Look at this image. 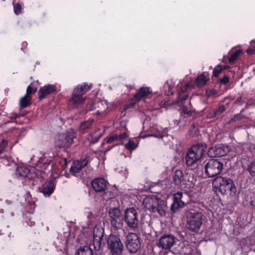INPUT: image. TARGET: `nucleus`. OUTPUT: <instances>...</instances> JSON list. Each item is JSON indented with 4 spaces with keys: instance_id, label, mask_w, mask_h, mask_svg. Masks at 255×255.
I'll list each match as a JSON object with an SVG mask.
<instances>
[{
    "instance_id": "a878e982",
    "label": "nucleus",
    "mask_w": 255,
    "mask_h": 255,
    "mask_svg": "<svg viewBox=\"0 0 255 255\" xmlns=\"http://www.w3.org/2000/svg\"><path fill=\"white\" fill-rule=\"evenodd\" d=\"M209 74L207 72H203L199 75L195 79V83L198 86L205 85L209 80Z\"/></svg>"
},
{
    "instance_id": "603ef678",
    "label": "nucleus",
    "mask_w": 255,
    "mask_h": 255,
    "mask_svg": "<svg viewBox=\"0 0 255 255\" xmlns=\"http://www.w3.org/2000/svg\"><path fill=\"white\" fill-rule=\"evenodd\" d=\"M242 98L241 96L237 98L236 100V103H240L241 104H242L243 102H242Z\"/></svg>"
},
{
    "instance_id": "bb28decb",
    "label": "nucleus",
    "mask_w": 255,
    "mask_h": 255,
    "mask_svg": "<svg viewBox=\"0 0 255 255\" xmlns=\"http://www.w3.org/2000/svg\"><path fill=\"white\" fill-rule=\"evenodd\" d=\"M225 110L226 108L224 105H220L217 108L210 112L208 114V117L212 119L220 116L225 112Z\"/></svg>"
},
{
    "instance_id": "c756f323",
    "label": "nucleus",
    "mask_w": 255,
    "mask_h": 255,
    "mask_svg": "<svg viewBox=\"0 0 255 255\" xmlns=\"http://www.w3.org/2000/svg\"><path fill=\"white\" fill-rule=\"evenodd\" d=\"M98 130H97V131H95L94 132H92L89 135V136L88 137V139L89 140V141L90 142H89L90 145L97 143V142H98V141L101 137V136H102L101 134H97V132H98Z\"/></svg>"
},
{
    "instance_id": "f03ea898",
    "label": "nucleus",
    "mask_w": 255,
    "mask_h": 255,
    "mask_svg": "<svg viewBox=\"0 0 255 255\" xmlns=\"http://www.w3.org/2000/svg\"><path fill=\"white\" fill-rule=\"evenodd\" d=\"M213 185L223 195L229 194L231 196L235 195L237 191L234 181L226 176H218L214 180Z\"/></svg>"
},
{
    "instance_id": "0eeeda50",
    "label": "nucleus",
    "mask_w": 255,
    "mask_h": 255,
    "mask_svg": "<svg viewBox=\"0 0 255 255\" xmlns=\"http://www.w3.org/2000/svg\"><path fill=\"white\" fill-rule=\"evenodd\" d=\"M205 173L208 177H214L220 174L223 169V163L218 159H210L204 162Z\"/></svg>"
},
{
    "instance_id": "e433bc0d",
    "label": "nucleus",
    "mask_w": 255,
    "mask_h": 255,
    "mask_svg": "<svg viewBox=\"0 0 255 255\" xmlns=\"http://www.w3.org/2000/svg\"><path fill=\"white\" fill-rule=\"evenodd\" d=\"M90 156L87 155L84 158L81 159V160H76L77 162H79V164L83 168L87 166L89 162Z\"/></svg>"
},
{
    "instance_id": "09e8293b",
    "label": "nucleus",
    "mask_w": 255,
    "mask_h": 255,
    "mask_svg": "<svg viewBox=\"0 0 255 255\" xmlns=\"http://www.w3.org/2000/svg\"><path fill=\"white\" fill-rule=\"evenodd\" d=\"M135 103H136L135 102H133V101H131L128 104H126V105L125 106V110H126L129 108H132L134 106Z\"/></svg>"
},
{
    "instance_id": "a18cd8bd",
    "label": "nucleus",
    "mask_w": 255,
    "mask_h": 255,
    "mask_svg": "<svg viewBox=\"0 0 255 255\" xmlns=\"http://www.w3.org/2000/svg\"><path fill=\"white\" fill-rule=\"evenodd\" d=\"M219 81L220 83L226 85L229 82V76L225 75L222 78L219 79Z\"/></svg>"
},
{
    "instance_id": "c03bdc74",
    "label": "nucleus",
    "mask_w": 255,
    "mask_h": 255,
    "mask_svg": "<svg viewBox=\"0 0 255 255\" xmlns=\"http://www.w3.org/2000/svg\"><path fill=\"white\" fill-rule=\"evenodd\" d=\"M21 5L20 3H17L14 5V12L16 15L21 12Z\"/></svg>"
},
{
    "instance_id": "ddd939ff",
    "label": "nucleus",
    "mask_w": 255,
    "mask_h": 255,
    "mask_svg": "<svg viewBox=\"0 0 255 255\" xmlns=\"http://www.w3.org/2000/svg\"><path fill=\"white\" fill-rule=\"evenodd\" d=\"M183 198L184 195L181 192H177L173 195V202L170 207V210L172 212H175L188 203L185 200H183Z\"/></svg>"
},
{
    "instance_id": "c9c22d12",
    "label": "nucleus",
    "mask_w": 255,
    "mask_h": 255,
    "mask_svg": "<svg viewBox=\"0 0 255 255\" xmlns=\"http://www.w3.org/2000/svg\"><path fill=\"white\" fill-rule=\"evenodd\" d=\"M37 89V87L35 85L34 83H31L27 87L26 89V93L25 95L30 96V95L36 93Z\"/></svg>"
},
{
    "instance_id": "b1692460",
    "label": "nucleus",
    "mask_w": 255,
    "mask_h": 255,
    "mask_svg": "<svg viewBox=\"0 0 255 255\" xmlns=\"http://www.w3.org/2000/svg\"><path fill=\"white\" fill-rule=\"evenodd\" d=\"M188 88L187 85L185 86L182 87L178 91V97L176 101L177 104L183 105V102L186 101L188 98V95L186 93V91Z\"/></svg>"
},
{
    "instance_id": "7c9ffc66",
    "label": "nucleus",
    "mask_w": 255,
    "mask_h": 255,
    "mask_svg": "<svg viewBox=\"0 0 255 255\" xmlns=\"http://www.w3.org/2000/svg\"><path fill=\"white\" fill-rule=\"evenodd\" d=\"M79 162L76 161L73 162V165L70 168V171L75 176H78V174L82 169L81 166L79 164Z\"/></svg>"
},
{
    "instance_id": "8fccbe9b",
    "label": "nucleus",
    "mask_w": 255,
    "mask_h": 255,
    "mask_svg": "<svg viewBox=\"0 0 255 255\" xmlns=\"http://www.w3.org/2000/svg\"><path fill=\"white\" fill-rule=\"evenodd\" d=\"M27 43L26 42H23L22 43V47L21 48V50H22L24 52H25L24 49L27 46Z\"/></svg>"
},
{
    "instance_id": "cd10ccee",
    "label": "nucleus",
    "mask_w": 255,
    "mask_h": 255,
    "mask_svg": "<svg viewBox=\"0 0 255 255\" xmlns=\"http://www.w3.org/2000/svg\"><path fill=\"white\" fill-rule=\"evenodd\" d=\"M93 252L91 247L88 246L81 247L76 252L75 255H93Z\"/></svg>"
},
{
    "instance_id": "393cba45",
    "label": "nucleus",
    "mask_w": 255,
    "mask_h": 255,
    "mask_svg": "<svg viewBox=\"0 0 255 255\" xmlns=\"http://www.w3.org/2000/svg\"><path fill=\"white\" fill-rule=\"evenodd\" d=\"M155 205H152V209L153 211H157L160 215L163 216L165 214V212L163 208L164 202L156 198L155 202Z\"/></svg>"
},
{
    "instance_id": "f257e3e1",
    "label": "nucleus",
    "mask_w": 255,
    "mask_h": 255,
    "mask_svg": "<svg viewBox=\"0 0 255 255\" xmlns=\"http://www.w3.org/2000/svg\"><path fill=\"white\" fill-rule=\"evenodd\" d=\"M92 84L88 85L86 83L78 85L74 89L72 97L69 99L68 105L70 109H78L82 106L84 103L83 96L92 88Z\"/></svg>"
},
{
    "instance_id": "a211bd4d",
    "label": "nucleus",
    "mask_w": 255,
    "mask_h": 255,
    "mask_svg": "<svg viewBox=\"0 0 255 255\" xmlns=\"http://www.w3.org/2000/svg\"><path fill=\"white\" fill-rule=\"evenodd\" d=\"M150 93L151 91L148 87H141L137 90L133 97L136 102H139L142 99L147 97Z\"/></svg>"
},
{
    "instance_id": "3c124183",
    "label": "nucleus",
    "mask_w": 255,
    "mask_h": 255,
    "mask_svg": "<svg viewBox=\"0 0 255 255\" xmlns=\"http://www.w3.org/2000/svg\"><path fill=\"white\" fill-rule=\"evenodd\" d=\"M250 204L253 207H255V199H254L253 198H251V200L250 201Z\"/></svg>"
},
{
    "instance_id": "79ce46f5",
    "label": "nucleus",
    "mask_w": 255,
    "mask_h": 255,
    "mask_svg": "<svg viewBox=\"0 0 255 255\" xmlns=\"http://www.w3.org/2000/svg\"><path fill=\"white\" fill-rule=\"evenodd\" d=\"M181 110L182 113L187 115L188 116H191L193 112L191 109H189L186 106L183 105L182 106Z\"/></svg>"
},
{
    "instance_id": "2f4dec72",
    "label": "nucleus",
    "mask_w": 255,
    "mask_h": 255,
    "mask_svg": "<svg viewBox=\"0 0 255 255\" xmlns=\"http://www.w3.org/2000/svg\"><path fill=\"white\" fill-rule=\"evenodd\" d=\"M117 134H113L109 137H107L105 139L106 140L107 143H113V145L111 147H108V148L107 151L111 149L113 147L120 144L118 142H117Z\"/></svg>"
},
{
    "instance_id": "39448f33",
    "label": "nucleus",
    "mask_w": 255,
    "mask_h": 255,
    "mask_svg": "<svg viewBox=\"0 0 255 255\" xmlns=\"http://www.w3.org/2000/svg\"><path fill=\"white\" fill-rule=\"evenodd\" d=\"M107 249L111 255H122L124 245L119 236L111 234L105 237Z\"/></svg>"
},
{
    "instance_id": "4be33fe9",
    "label": "nucleus",
    "mask_w": 255,
    "mask_h": 255,
    "mask_svg": "<svg viewBox=\"0 0 255 255\" xmlns=\"http://www.w3.org/2000/svg\"><path fill=\"white\" fill-rule=\"evenodd\" d=\"M104 237V231L100 232L99 235L94 233L93 246L96 251H99L101 249L102 241Z\"/></svg>"
},
{
    "instance_id": "5701e85b",
    "label": "nucleus",
    "mask_w": 255,
    "mask_h": 255,
    "mask_svg": "<svg viewBox=\"0 0 255 255\" xmlns=\"http://www.w3.org/2000/svg\"><path fill=\"white\" fill-rule=\"evenodd\" d=\"M15 174V176L18 178H24L26 177L30 178V170L29 168L24 166H18L16 169Z\"/></svg>"
},
{
    "instance_id": "58836bf2",
    "label": "nucleus",
    "mask_w": 255,
    "mask_h": 255,
    "mask_svg": "<svg viewBox=\"0 0 255 255\" xmlns=\"http://www.w3.org/2000/svg\"><path fill=\"white\" fill-rule=\"evenodd\" d=\"M125 147L128 150H133L136 148V146L133 140L129 139L128 142L126 144Z\"/></svg>"
},
{
    "instance_id": "f3484780",
    "label": "nucleus",
    "mask_w": 255,
    "mask_h": 255,
    "mask_svg": "<svg viewBox=\"0 0 255 255\" xmlns=\"http://www.w3.org/2000/svg\"><path fill=\"white\" fill-rule=\"evenodd\" d=\"M179 249L178 250V253L185 255H191L193 249L191 245H189L187 241H184L180 243L178 245Z\"/></svg>"
},
{
    "instance_id": "2eb2a0df",
    "label": "nucleus",
    "mask_w": 255,
    "mask_h": 255,
    "mask_svg": "<svg viewBox=\"0 0 255 255\" xmlns=\"http://www.w3.org/2000/svg\"><path fill=\"white\" fill-rule=\"evenodd\" d=\"M56 88L55 85L48 84L40 88L38 92V99L42 100L45 98L48 95L56 93Z\"/></svg>"
},
{
    "instance_id": "6e6552de",
    "label": "nucleus",
    "mask_w": 255,
    "mask_h": 255,
    "mask_svg": "<svg viewBox=\"0 0 255 255\" xmlns=\"http://www.w3.org/2000/svg\"><path fill=\"white\" fill-rule=\"evenodd\" d=\"M203 216L201 212H190L187 216L188 229L192 232H198L203 223Z\"/></svg>"
},
{
    "instance_id": "dca6fc26",
    "label": "nucleus",
    "mask_w": 255,
    "mask_h": 255,
    "mask_svg": "<svg viewBox=\"0 0 255 255\" xmlns=\"http://www.w3.org/2000/svg\"><path fill=\"white\" fill-rule=\"evenodd\" d=\"M55 189V185L53 181L49 180L42 185L39 188V191L42 193L44 196L49 197L54 192Z\"/></svg>"
},
{
    "instance_id": "412c9836",
    "label": "nucleus",
    "mask_w": 255,
    "mask_h": 255,
    "mask_svg": "<svg viewBox=\"0 0 255 255\" xmlns=\"http://www.w3.org/2000/svg\"><path fill=\"white\" fill-rule=\"evenodd\" d=\"M185 181V177L183 173L181 170H176L173 176V181L175 186L177 187H180L182 183Z\"/></svg>"
},
{
    "instance_id": "f8f14e48",
    "label": "nucleus",
    "mask_w": 255,
    "mask_h": 255,
    "mask_svg": "<svg viewBox=\"0 0 255 255\" xmlns=\"http://www.w3.org/2000/svg\"><path fill=\"white\" fill-rule=\"evenodd\" d=\"M175 237L170 234L162 235L159 239L158 246L163 249L169 250L175 244Z\"/></svg>"
},
{
    "instance_id": "864d4df0",
    "label": "nucleus",
    "mask_w": 255,
    "mask_h": 255,
    "mask_svg": "<svg viewBox=\"0 0 255 255\" xmlns=\"http://www.w3.org/2000/svg\"><path fill=\"white\" fill-rule=\"evenodd\" d=\"M154 186H150V187L149 189L151 192L156 193H158L159 192V191H155V189H154Z\"/></svg>"
},
{
    "instance_id": "20e7f679",
    "label": "nucleus",
    "mask_w": 255,
    "mask_h": 255,
    "mask_svg": "<svg viewBox=\"0 0 255 255\" xmlns=\"http://www.w3.org/2000/svg\"><path fill=\"white\" fill-rule=\"evenodd\" d=\"M77 138L76 133L72 129L64 133L56 135L54 139V145L59 148H68L74 142V139Z\"/></svg>"
},
{
    "instance_id": "4c0bfd02",
    "label": "nucleus",
    "mask_w": 255,
    "mask_h": 255,
    "mask_svg": "<svg viewBox=\"0 0 255 255\" xmlns=\"http://www.w3.org/2000/svg\"><path fill=\"white\" fill-rule=\"evenodd\" d=\"M223 71V69L222 66L220 64H219L214 68L213 71V75L214 77H217Z\"/></svg>"
},
{
    "instance_id": "6e6d98bb",
    "label": "nucleus",
    "mask_w": 255,
    "mask_h": 255,
    "mask_svg": "<svg viewBox=\"0 0 255 255\" xmlns=\"http://www.w3.org/2000/svg\"><path fill=\"white\" fill-rule=\"evenodd\" d=\"M222 68H223V70H224L227 69H228V68H229V66H223V67L222 66Z\"/></svg>"
},
{
    "instance_id": "bf43d9fd",
    "label": "nucleus",
    "mask_w": 255,
    "mask_h": 255,
    "mask_svg": "<svg viewBox=\"0 0 255 255\" xmlns=\"http://www.w3.org/2000/svg\"><path fill=\"white\" fill-rule=\"evenodd\" d=\"M185 197H187V195L186 194H185L184 195V198H183V200H185V199H184Z\"/></svg>"
},
{
    "instance_id": "13d9d810",
    "label": "nucleus",
    "mask_w": 255,
    "mask_h": 255,
    "mask_svg": "<svg viewBox=\"0 0 255 255\" xmlns=\"http://www.w3.org/2000/svg\"><path fill=\"white\" fill-rule=\"evenodd\" d=\"M253 237L255 238V231L254 232Z\"/></svg>"
},
{
    "instance_id": "a19ab883",
    "label": "nucleus",
    "mask_w": 255,
    "mask_h": 255,
    "mask_svg": "<svg viewBox=\"0 0 255 255\" xmlns=\"http://www.w3.org/2000/svg\"><path fill=\"white\" fill-rule=\"evenodd\" d=\"M246 52L249 55L255 54V41H252L251 42V46Z\"/></svg>"
},
{
    "instance_id": "aec40b11",
    "label": "nucleus",
    "mask_w": 255,
    "mask_h": 255,
    "mask_svg": "<svg viewBox=\"0 0 255 255\" xmlns=\"http://www.w3.org/2000/svg\"><path fill=\"white\" fill-rule=\"evenodd\" d=\"M118 195L117 189L113 187H109L108 186L106 190L102 193V198L106 201L115 198Z\"/></svg>"
},
{
    "instance_id": "473e14b6",
    "label": "nucleus",
    "mask_w": 255,
    "mask_h": 255,
    "mask_svg": "<svg viewBox=\"0 0 255 255\" xmlns=\"http://www.w3.org/2000/svg\"><path fill=\"white\" fill-rule=\"evenodd\" d=\"M243 51L242 49H238L232 53L229 58V63L232 64L236 61L238 58L243 54Z\"/></svg>"
},
{
    "instance_id": "9b49d317",
    "label": "nucleus",
    "mask_w": 255,
    "mask_h": 255,
    "mask_svg": "<svg viewBox=\"0 0 255 255\" xmlns=\"http://www.w3.org/2000/svg\"><path fill=\"white\" fill-rule=\"evenodd\" d=\"M229 146L222 143L211 147L208 150V155L211 157H218L226 155L230 151Z\"/></svg>"
},
{
    "instance_id": "72a5a7b5",
    "label": "nucleus",
    "mask_w": 255,
    "mask_h": 255,
    "mask_svg": "<svg viewBox=\"0 0 255 255\" xmlns=\"http://www.w3.org/2000/svg\"><path fill=\"white\" fill-rule=\"evenodd\" d=\"M246 171L249 173L252 177H255V159L249 163Z\"/></svg>"
},
{
    "instance_id": "7ed1b4c3",
    "label": "nucleus",
    "mask_w": 255,
    "mask_h": 255,
    "mask_svg": "<svg viewBox=\"0 0 255 255\" xmlns=\"http://www.w3.org/2000/svg\"><path fill=\"white\" fill-rule=\"evenodd\" d=\"M207 148L205 143H199L193 145L186 155V163L187 166H192L203 156Z\"/></svg>"
},
{
    "instance_id": "6ab92c4d",
    "label": "nucleus",
    "mask_w": 255,
    "mask_h": 255,
    "mask_svg": "<svg viewBox=\"0 0 255 255\" xmlns=\"http://www.w3.org/2000/svg\"><path fill=\"white\" fill-rule=\"evenodd\" d=\"M94 122L93 119L82 122L78 128L79 131L82 134L88 132L93 127Z\"/></svg>"
},
{
    "instance_id": "37998d69",
    "label": "nucleus",
    "mask_w": 255,
    "mask_h": 255,
    "mask_svg": "<svg viewBox=\"0 0 255 255\" xmlns=\"http://www.w3.org/2000/svg\"><path fill=\"white\" fill-rule=\"evenodd\" d=\"M217 93V90L214 88L208 89L206 90V95L208 97L213 96L216 95Z\"/></svg>"
},
{
    "instance_id": "c85d7f7f",
    "label": "nucleus",
    "mask_w": 255,
    "mask_h": 255,
    "mask_svg": "<svg viewBox=\"0 0 255 255\" xmlns=\"http://www.w3.org/2000/svg\"><path fill=\"white\" fill-rule=\"evenodd\" d=\"M31 97L25 95L21 97L19 100V106L20 108H25L29 106L31 104Z\"/></svg>"
},
{
    "instance_id": "4468645a",
    "label": "nucleus",
    "mask_w": 255,
    "mask_h": 255,
    "mask_svg": "<svg viewBox=\"0 0 255 255\" xmlns=\"http://www.w3.org/2000/svg\"><path fill=\"white\" fill-rule=\"evenodd\" d=\"M109 184L108 181L102 177L95 178L91 181L92 187L96 193H102Z\"/></svg>"
},
{
    "instance_id": "1a4fd4ad",
    "label": "nucleus",
    "mask_w": 255,
    "mask_h": 255,
    "mask_svg": "<svg viewBox=\"0 0 255 255\" xmlns=\"http://www.w3.org/2000/svg\"><path fill=\"white\" fill-rule=\"evenodd\" d=\"M109 215L111 225L114 229H120L123 227V217L118 208H110Z\"/></svg>"
},
{
    "instance_id": "423d86ee",
    "label": "nucleus",
    "mask_w": 255,
    "mask_h": 255,
    "mask_svg": "<svg viewBox=\"0 0 255 255\" xmlns=\"http://www.w3.org/2000/svg\"><path fill=\"white\" fill-rule=\"evenodd\" d=\"M131 231H135L138 227L139 219L137 210L134 207L127 208L123 216V222Z\"/></svg>"
},
{
    "instance_id": "f704fd0d",
    "label": "nucleus",
    "mask_w": 255,
    "mask_h": 255,
    "mask_svg": "<svg viewBox=\"0 0 255 255\" xmlns=\"http://www.w3.org/2000/svg\"><path fill=\"white\" fill-rule=\"evenodd\" d=\"M189 134L192 137H197L198 138V135H199V130L198 128L195 126L194 124L191 125L189 129Z\"/></svg>"
},
{
    "instance_id": "5fc2aeb1",
    "label": "nucleus",
    "mask_w": 255,
    "mask_h": 255,
    "mask_svg": "<svg viewBox=\"0 0 255 255\" xmlns=\"http://www.w3.org/2000/svg\"><path fill=\"white\" fill-rule=\"evenodd\" d=\"M20 116L18 115L17 114H13L12 116L10 117L11 119H16L18 118H19Z\"/></svg>"
},
{
    "instance_id": "9d476101",
    "label": "nucleus",
    "mask_w": 255,
    "mask_h": 255,
    "mask_svg": "<svg viewBox=\"0 0 255 255\" xmlns=\"http://www.w3.org/2000/svg\"><path fill=\"white\" fill-rule=\"evenodd\" d=\"M141 244L138 236L135 233H129L127 236L126 247L129 253H136L140 249Z\"/></svg>"
},
{
    "instance_id": "ea45409f",
    "label": "nucleus",
    "mask_w": 255,
    "mask_h": 255,
    "mask_svg": "<svg viewBox=\"0 0 255 255\" xmlns=\"http://www.w3.org/2000/svg\"><path fill=\"white\" fill-rule=\"evenodd\" d=\"M8 145V141L3 139L0 141V155L3 153L5 148Z\"/></svg>"
},
{
    "instance_id": "4d7b16f0",
    "label": "nucleus",
    "mask_w": 255,
    "mask_h": 255,
    "mask_svg": "<svg viewBox=\"0 0 255 255\" xmlns=\"http://www.w3.org/2000/svg\"><path fill=\"white\" fill-rule=\"evenodd\" d=\"M3 212H4V210H3V209H0V213H3Z\"/></svg>"
},
{
    "instance_id": "de8ad7c7",
    "label": "nucleus",
    "mask_w": 255,
    "mask_h": 255,
    "mask_svg": "<svg viewBox=\"0 0 255 255\" xmlns=\"http://www.w3.org/2000/svg\"><path fill=\"white\" fill-rule=\"evenodd\" d=\"M128 136L127 133H123L122 134H121L120 135L117 134V140L118 141H120L123 140L124 139L126 138Z\"/></svg>"
},
{
    "instance_id": "49530a36",
    "label": "nucleus",
    "mask_w": 255,
    "mask_h": 255,
    "mask_svg": "<svg viewBox=\"0 0 255 255\" xmlns=\"http://www.w3.org/2000/svg\"><path fill=\"white\" fill-rule=\"evenodd\" d=\"M245 118V116L241 114H238L234 116V117L231 119V121L233 122L237 121L242 120Z\"/></svg>"
}]
</instances>
